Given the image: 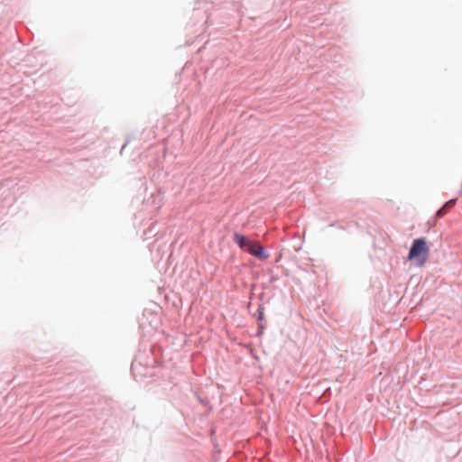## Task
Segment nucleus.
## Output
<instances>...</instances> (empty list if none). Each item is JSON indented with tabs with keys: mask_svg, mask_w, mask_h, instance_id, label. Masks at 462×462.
<instances>
[{
	"mask_svg": "<svg viewBox=\"0 0 462 462\" xmlns=\"http://www.w3.org/2000/svg\"><path fill=\"white\" fill-rule=\"evenodd\" d=\"M430 249L424 238L415 239L410 249L408 259L414 261L417 266H423L429 258Z\"/></svg>",
	"mask_w": 462,
	"mask_h": 462,
	"instance_id": "1",
	"label": "nucleus"
},
{
	"mask_svg": "<svg viewBox=\"0 0 462 462\" xmlns=\"http://www.w3.org/2000/svg\"><path fill=\"white\" fill-rule=\"evenodd\" d=\"M248 253L252 255L255 256L260 260H266L268 258V254L265 252L264 247L256 241H252L247 249Z\"/></svg>",
	"mask_w": 462,
	"mask_h": 462,
	"instance_id": "2",
	"label": "nucleus"
},
{
	"mask_svg": "<svg viewBox=\"0 0 462 462\" xmlns=\"http://www.w3.org/2000/svg\"><path fill=\"white\" fill-rule=\"evenodd\" d=\"M234 241L239 245L240 248L242 249H248L249 247V245L252 243L251 240H249L246 236L239 234V233H235L234 234Z\"/></svg>",
	"mask_w": 462,
	"mask_h": 462,
	"instance_id": "3",
	"label": "nucleus"
},
{
	"mask_svg": "<svg viewBox=\"0 0 462 462\" xmlns=\"http://www.w3.org/2000/svg\"><path fill=\"white\" fill-rule=\"evenodd\" d=\"M456 202H457L456 199H450L445 203L444 207L448 210V209L452 208L453 207H455Z\"/></svg>",
	"mask_w": 462,
	"mask_h": 462,
	"instance_id": "4",
	"label": "nucleus"
},
{
	"mask_svg": "<svg viewBox=\"0 0 462 462\" xmlns=\"http://www.w3.org/2000/svg\"><path fill=\"white\" fill-rule=\"evenodd\" d=\"M447 211L448 209L443 206L440 209L437 211V217H442L447 213Z\"/></svg>",
	"mask_w": 462,
	"mask_h": 462,
	"instance_id": "5",
	"label": "nucleus"
}]
</instances>
